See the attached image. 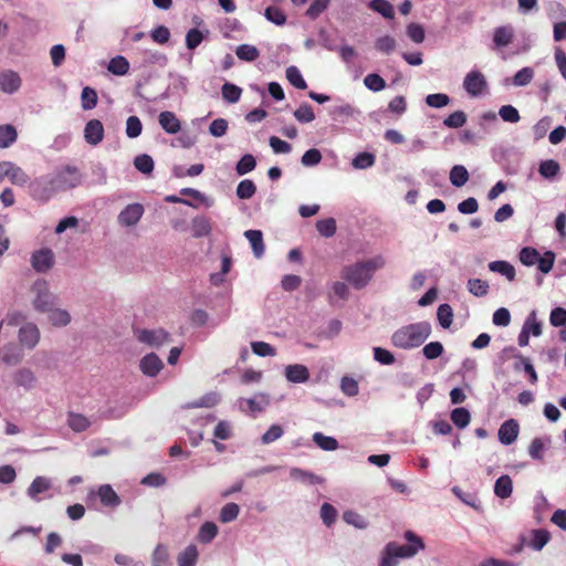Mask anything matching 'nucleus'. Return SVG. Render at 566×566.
Wrapping results in <instances>:
<instances>
[{
	"instance_id": "obj_1",
	"label": "nucleus",
	"mask_w": 566,
	"mask_h": 566,
	"mask_svg": "<svg viewBox=\"0 0 566 566\" xmlns=\"http://www.w3.org/2000/svg\"><path fill=\"white\" fill-rule=\"evenodd\" d=\"M431 334V324L428 321L405 325L395 331L390 337L394 347L410 350L421 346Z\"/></svg>"
},
{
	"instance_id": "obj_2",
	"label": "nucleus",
	"mask_w": 566,
	"mask_h": 566,
	"mask_svg": "<svg viewBox=\"0 0 566 566\" xmlns=\"http://www.w3.org/2000/svg\"><path fill=\"white\" fill-rule=\"evenodd\" d=\"M405 538L406 544L390 542L385 546L378 566H392L398 558L412 557L424 548L422 538L412 531H407Z\"/></svg>"
},
{
	"instance_id": "obj_3",
	"label": "nucleus",
	"mask_w": 566,
	"mask_h": 566,
	"mask_svg": "<svg viewBox=\"0 0 566 566\" xmlns=\"http://www.w3.org/2000/svg\"><path fill=\"white\" fill-rule=\"evenodd\" d=\"M382 265L384 260L381 256L359 261L345 266L342 271V277L354 289L361 290L368 285L375 274V271Z\"/></svg>"
},
{
	"instance_id": "obj_4",
	"label": "nucleus",
	"mask_w": 566,
	"mask_h": 566,
	"mask_svg": "<svg viewBox=\"0 0 566 566\" xmlns=\"http://www.w3.org/2000/svg\"><path fill=\"white\" fill-rule=\"evenodd\" d=\"M59 191H66L73 189L82 184L83 176L77 167L66 165L57 168L54 174L51 175Z\"/></svg>"
},
{
	"instance_id": "obj_5",
	"label": "nucleus",
	"mask_w": 566,
	"mask_h": 566,
	"mask_svg": "<svg viewBox=\"0 0 566 566\" xmlns=\"http://www.w3.org/2000/svg\"><path fill=\"white\" fill-rule=\"evenodd\" d=\"M28 189L32 199L41 203L48 202L57 192L51 175H43L31 180Z\"/></svg>"
},
{
	"instance_id": "obj_6",
	"label": "nucleus",
	"mask_w": 566,
	"mask_h": 566,
	"mask_svg": "<svg viewBox=\"0 0 566 566\" xmlns=\"http://www.w3.org/2000/svg\"><path fill=\"white\" fill-rule=\"evenodd\" d=\"M31 291L35 294V297L32 302L35 311L45 313L46 311H51V307L56 304V296L50 292L48 282L45 280H36L32 284Z\"/></svg>"
},
{
	"instance_id": "obj_7",
	"label": "nucleus",
	"mask_w": 566,
	"mask_h": 566,
	"mask_svg": "<svg viewBox=\"0 0 566 566\" xmlns=\"http://www.w3.org/2000/svg\"><path fill=\"white\" fill-rule=\"evenodd\" d=\"M328 114L335 123L338 124H348L350 120L359 122V118L361 116V111L349 104L344 103L337 106H333L328 109Z\"/></svg>"
},
{
	"instance_id": "obj_8",
	"label": "nucleus",
	"mask_w": 566,
	"mask_h": 566,
	"mask_svg": "<svg viewBox=\"0 0 566 566\" xmlns=\"http://www.w3.org/2000/svg\"><path fill=\"white\" fill-rule=\"evenodd\" d=\"M463 88L471 97H479L488 88L486 78L479 70H472L464 76Z\"/></svg>"
},
{
	"instance_id": "obj_9",
	"label": "nucleus",
	"mask_w": 566,
	"mask_h": 566,
	"mask_svg": "<svg viewBox=\"0 0 566 566\" xmlns=\"http://www.w3.org/2000/svg\"><path fill=\"white\" fill-rule=\"evenodd\" d=\"M137 54L139 57L138 61L135 62V70L146 69L150 64H157L164 67L168 63L167 55L159 51L143 49L138 50Z\"/></svg>"
},
{
	"instance_id": "obj_10",
	"label": "nucleus",
	"mask_w": 566,
	"mask_h": 566,
	"mask_svg": "<svg viewBox=\"0 0 566 566\" xmlns=\"http://www.w3.org/2000/svg\"><path fill=\"white\" fill-rule=\"evenodd\" d=\"M31 266L38 273H45L52 269L54 264V253L51 249L43 248L31 254Z\"/></svg>"
},
{
	"instance_id": "obj_11",
	"label": "nucleus",
	"mask_w": 566,
	"mask_h": 566,
	"mask_svg": "<svg viewBox=\"0 0 566 566\" xmlns=\"http://www.w3.org/2000/svg\"><path fill=\"white\" fill-rule=\"evenodd\" d=\"M137 339L140 343L149 346L159 347L169 339V334L163 329H137L135 332Z\"/></svg>"
},
{
	"instance_id": "obj_12",
	"label": "nucleus",
	"mask_w": 566,
	"mask_h": 566,
	"mask_svg": "<svg viewBox=\"0 0 566 566\" xmlns=\"http://www.w3.org/2000/svg\"><path fill=\"white\" fill-rule=\"evenodd\" d=\"M80 552L86 557L87 563H107L111 557L105 547L92 542L84 543Z\"/></svg>"
},
{
	"instance_id": "obj_13",
	"label": "nucleus",
	"mask_w": 566,
	"mask_h": 566,
	"mask_svg": "<svg viewBox=\"0 0 566 566\" xmlns=\"http://www.w3.org/2000/svg\"><path fill=\"white\" fill-rule=\"evenodd\" d=\"M144 206L135 202L127 205L118 214V222L125 227H133L138 223L144 214Z\"/></svg>"
},
{
	"instance_id": "obj_14",
	"label": "nucleus",
	"mask_w": 566,
	"mask_h": 566,
	"mask_svg": "<svg viewBox=\"0 0 566 566\" xmlns=\"http://www.w3.org/2000/svg\"><path fill=\"white\" fill-rule=\"evenodd\" d=\"M98 496L104 506L115 509L120 504V497L114 491L111 484H103L98 488L97 492L91 491L87 494V500Z\"/></svg>"
},
{
	"instance_id": "obj_15",
	"label": "nucleus",
	"mask_w": 566,
	"mask_h": 566,
	"mask_svg": "<svg viewBox=\"0 0 566 566\" xmlns=\"http://www.w3.org/2000/svg\"><path fill=\"white\" fill-rule=\"evenodd\" d=\"M22 85V78L18 72L4 70L0 72V91L12 95L17 93Z\"/></svg>"
},
{
	"instance_id": "obj_16",
	"label": "nucleus",
	"mask_w": 566,
	"mask_h": 566,
	"mask_svg": "<svg viewBox=\"0 0 566 566\" xmlns=\"http://www.w3.org/2000/svg\"><path fill=\"white\" fill-rule=\"evenodd\" d=\"M518 432V422L515 419H507L499 428V441L504 446H510L517 439Z\"/></svg>"
},
{
	"instance_id": "obj_17",
	"label": "nucleus",
	"mask_w": 566,
	"mask_h": 566,
	"mask_svg": "<svg viewBox=\"0 0 566 566\" xmlns=\"http://www.w3.org/2000/svg\"><path fill=\"white\" fill-rule=\"evenodd\" d=\"M21 345L29 349L34 348L40 340V331L34 323H25L19 329Z\"/></svg>"
},
{
	"instance_id": "obj_18",
	"label": "nucleus",
	"mask_w": 566,
	"mask_h": 566,
	"mask_svg": "<svg viewBox=\"0 0 566 566\" xmlns=\"http://www.w3.org/2000/svg\"><path fill=\"white\" fill-rule=\"evenodd\" d=\"M142 373L147 377H156L164 368V363L155 353L145 355L139 361Z\"/></svg>"
},
{
	"instance_id": "obj_19",
	"label": "nucleus",
	"mask_w": 566,
	"mask_h": 566,
	"mask_svg": "<svg viewBox=\"0 0 566 566\" xmlns=\"http://www.w3.org/2000/svg\"><path fill=\"white\" fill-rule=\"evenodd\" d=\"M84 138L88 145L96 146L104 138V126L99 119H90L84 127Z\"/></svg>"
},
{
	"instance_id": "obj_20",
	"label": "nucleus",
	"mask_w": 566,
	"mask_h": 566,
	"mask_svg": "<svg viewBox=\"0 0 566 566\" xmlns=\"http://www.w3.org/2000/svg\"><path fill=\"white\" fill-rule=\"evenodd\" d=\"M284 375L287 381L293 384H305L310 379V370L302 364L287 365Z\"/></svg>"
},
{
	"instance_id": "obj_21",
	"label": "nucleus",
	"mask_w": 566,
	"mask_h": 566,
	"mask_svg": "<svg viewBox=\"0 0 566 566\" xmlns=\"http://www.w3.org/2000/svg\"><path fill=\"white\" fill-rule=\"evenodd\" d=\"M52 488L51 479L46 476H36L27 490V495L35 501L40 502L42 499L40 494L48 492Z\"/></svg>"
},
{
	"instance_id": "obj_22",
	"label": "nucleus",
	"mask_w": 566,
	"mask_h": 566,
	"mask_svg": "<svg viewBox=\"0 0 566 566\" xmlns=\"http://www.w3.org/2000/svg\"><path fill=\"white\" fill-rule=\"evenodd\" d=\"M534 77V70L530 66H525L518 70L513 77H506L504 80V85H514L516 87H522L528 85Z\"/></svg>"
},
{
	"instance_id": "obj_23",
	"label": "nucleus",
	"mask_w": 566,
	"mask_h": 566,
	"mask_svg": "<svg viewBox=\"0 0 566 566\" xmlns=\"http://www.w3.org/2000/svg\"><path fill=\"white\" fill-rule=\"evenodd\" d=\"M514 38V30L511 25H502L494 29L493 43L496 49L507 46Z\"/></svg>"
},
{
	"instance_id": "obj_24",
	"label": "nucleus",
	"mask_w": 566,
	"mask_h": 566,
	"mask_svg": "<svg viewBox=\"0 0 566 566\" xmlns=\"http://www.w3.org/2000/svg\"><path fill=\"white\" fill-rule=\"evenodd\" d=\"M244 237L250 242L254 256L260 259L265 250L262 231L253 229L247 230Z\"/></svg>"
},
{
	"instance_id": "obj_25",
	"label": "nucleus",
	"mask_w": 566,
	"mask_h": 566,
	"mask_svg": "<svg viewBox=\"0 0 566 566\" xmlns=\"http://www.w3.org/2000/svg\"><path fill=\"white\" fill-rule=\"evenodd\" d=\"M218 533V525L214 522L207 521L199 527L196 538L201 544H210Z\"/></svg>"
},
{
	"instance_id": "obj_26",
	"label": "nucleus",
	"mask_w": 566,
	"mask_h": 566,
	"mask_svg": "<svg viewBox=\"0 0 566 566\" xmlns=\"http://www.w3.org/2000/svg\"><path fill=\"white\" fill-rule=\"evenodd\" d=\"M158 120L161 128L168 134H176L180 130V122L172 112H161Z\"/></svg>"
},
{
	"instance_id": "obj_27",
	"label": "nucleus",
	"mask_w": 566,
	"mask_h": 566,
	"mask_svg": "<svg viewBox=\"0 0 566 566\" xmlns=\"http://www.w3.org/2000/svg\"><path fill=\"white\" fill-rule=\"evenodd\" d=\"M191 231L195 238L208 237L212 231L209 218L205 216L195 217L191 221Z\"/></svg>"
},
{
	"instance_id": "obj_28",
	"label": "nucleus",
	"mask_w": 566,
	"mask_h": 566,
	"mask_svg": "<svg viewBox=\"0 0 566 566\" xmlns=\"http://www.w3.org/2000/svg\"><path fill=\"white\" fill-rule=\"evenodd\" d=\"M13 381L17 386L30 390L34 387L36 378L29 368H20L13 375Z\"/></svg>"
},
{
	"instance_id": "obj_29",
	"label": "nucleus",
	"mask_w": 566,
	"mask_h": 566,
	"mask_svg": "<svg viewBox=\"0 0 566 566\" xmlns=\"http://www.w3.org/2000/svg\"><path fill=\"white\" fill-rule=\"evenodd\" d=\"M559 172L560 166L554 159H545L538 164V174L546 180H555Z\"/></svg>"
},
{
	"instance_id": "obj_30",
	"label": "nucleus",
	"mask_w": 566,
	"mask_h": 566,
	"mask_svg": "<svg viewBox=\"0 0 566 566\" xmlns=\"http://www.w3.org/2000/svg\"><path fill=\"white\" fill-rule=\"evenodd\" d=\"M451 491L465 505L474 509L475 511H479V512L482 511L481 501L475 493L464 492L458 485H454L451 489Z\"/></svg>"
},
{
	"instance_id": "obj_31",
	"label": "nucleus",
	"mask_w": 566,
	"mask_h": 566,
	"mask_svg": "<svg viewBox=\"0 0 566 566\" xmlns=\"http://www.w3.org/2000/svg\"><path fill=\"white\" fill-rule=\"evenodd\" d=\"M513 482L510 475L503 474L494 483V494L504 500L512 495Z\"/></svg>"
},
{
	"instance_id": "obj_32",
	"label": "nucleus",
	"mask_w": 566,
	"mask_h": 566,
	"mask_svg": "<svg viewBox=\"0 0 566 566\" xmlns=\"http://www.w3.org/2000/svg\"><path fill=\"white\" fill-rule=\"evenodd\" d=\"M488 268L491 272L500 273L505 276L510 282L515 280V269L514 266L504 260L492 261L488 264Z\"/></svg>"
},
{
	"instance_id": "obj_33",
	"label": "nucleus",
	"mask_w": 566,
	"mask_h": 566,
	"mask_svg": "<svg viewBox=\"0 0 566 566\" xmlns=\"http://www.w3.org/2000/svg\"><path fill=\"white\" fill-rule=\"evenodd\" d=\"M290 476L308 485L321 484L324 481L323 478L314 474L313 472L300 468H292Z\"/></svg>"
},
{
	"instance_id": "obj_34",
	"label": "nucleus",
	"mask_w": 566,
	"mask_h": 566,
	"mask_svg": "<svg viewBox=\"0 0 566 566\" xmlns=\"http://www.w3.org/2000/svg\"><path fill=\"white\" fill-rule=\"evenodd\" d=\"M551 443L549 437L534 438L528 447V454L534 460H543L544 451Z\"/></svg>"
},
{
	"instance_id": "obj_35",
	"label": "nucleus",
	"mask_w": 566,
	"mask_h": 566,
	"mask_svg": "<svg viewBox=\"0 0 566 566\" xmlns=\"http://www.w3.org/2000/svg\"><path fill=\"white\" fill-rule=\"evenodd\" d=\"M450 419L458 429H464L471 421V413L465 407H457L450 412Z\"/></svg>"
},
{
	"instance_id": "obj_36",
	"label": "nucleus",
	"mask_w": 566,
	"mask_h": 566,
	"mask_svg": "<svg viewBox=\"0 0 566 566\" xmlns=\"http://www.w3.org/2000/svg\"><path fill=\"white\" fill-rule=\"evenodd\" d=\"M450 182L453 187L460 188L469 180V171L463 165H454L449 174Z\"/></svg>"
},
{
	"instance_id": "obj_37",
	"label": "nucleus",
	"mask_w": 566,
	"mask_h": 566,
	"mask_svg": "<svg viewBox=\"0 0 566 566\" xmlns=\"http://www.w3.org/2000/svg\"><path fill=\"white\" fill-rule=\"evenodd\" d=\"M314 443L324 451H335L339 448V443L336 438L325 436L322 432H315L313 434Z\"/></svg>"
},
{
	"instance_id": "obj_38",
	"label": "nucleus",
	"mask_w": 566,
	"mask_h": 566,
	"mask_svg": "<svg viewBox=\"0 0 566 566\" xmlns=\"http://www.w3.org/2000/svg\"><path fill=\"white\" fill-rule=\"evenodd\" d=\"M242 88L233 83L226 82L221 86V95L224 102L234 104L240 101Z\"/></svg>"
},
{
	"instance_id": "obj_39",
	"label": "nucleus",
	"mask_w": 566,
	"mask_h": 566,
	"mask_svg": "<svg viewBox=\"0 0 566 566\" xmlns=\"http://www.w3.org/2000/svg\"><path fill=\"white\" fill-rule=\"evenodd\" d=\"M107 69L112 74L123 76L126 75L129 71V62L125 56L116 55L115 57L111 59Z\"/></svg>"
},
{
	"instance_id": "obj_40",
	"label": "nucleus",
	"mask_w": 566,
	"mask_h": 566,
	"mask_svg": "<svg viewBox=\"0 0 566 566\" xmlns=\"http://www.w3.org/2000/svg\"><path fill=\"white\" fill-rule=\"evenodd\" d=\"M551 534L545 528H537L531 532L530 546L534 551H541L549 541Z\"/></svg>"
},
{
	"instance_id": "obj_41",
	"label": "nucleus",
	"mask_w": 566,
	"mask_h": 566,
	"mask_svg": "<svg viewBox=\"0 0 566 566\" xmlns=\"http://www.w3.org/2000/svg\"><path fill=\"white\" fill-rule=\"evenodd\" d=\"M549 507L551 504L548 500L542 491H538L534 499V518L541 523Z\"/></svg>"
},
{
	"instance_id": "obj_42",
	"label": "nucleus",
	"mask_w": 566,
	"mask_h": 566,
	"mask_svg": "<svg viewBox=\"0 0 566 566\" xmlns=\"http://www.w3.org/2000/svg\"><path fill=\"white\" fill-rule=\"evenodd\" d=\"M49 313V321L53 326L63 327L70 324L71 315L66 310L54 308L51 307V311H46Z\"/></svg>"
},
{
	"instance_id": "obj_43",
	"label": "nucleus",
	"mask_w": 566,
	"mask_h": 566,
	"mask_svg": "<svg viewBox=\"0 0 566 566\" xmlns=\"http://www.w3.org/2000/svg\"><path fill=\"white\" fill-rule=\"evenodd\" d=\"M375 163H376V156L369 151L358 153L352 159V166L358 170L368 169V168L373 167L375 165Z\"/></svg>"
},
{
	"instance_id": "obj_44",
	"label": "nucleus",
	"mask_w": 566,
	"mask_h": 566,
	"mask_svg": "<svg viewBox=\"0 0 566 566\" xmlns=\"http://www.w3.org/2000/svg\"><path fill=\"white\" fill-rule=\"evenodd\" d=\"M198 560V548L195 544L188 545L178 555V566H195Z\"/></svg>"
},
{
	"instance_id": "obj_45",
	"label": "nucleus",
	"mask_w": 566,
	"mask_h": 566,
	"mask_svg": "<svg viewBox=\"0 0 566 566\" xmlns=\"http://www.w3.org/2000/svg\"><path fill=\"white\" fill-rule=\"evenodd\" d=\"M522 328L528 331V334L533 335L534 337L542 335V322L537 319V313L535 310H532L528 313Z\"/></svg>"
},
{
	"instance_id": "obj_46",
	"label": "nucleus",
	"mask_w": 566,
	"mask_h": 566,
	"mask_svg": "<svg viewBox=\"0 0 566 566\" xmlns=\"http://www.w3.org/2000/svg\"><path fill=\"white\" fill-rule=\"evenodd\" d=\"M256 193V186L252 179L241 180L235 189V195L241 200H248Z\"/></svg>"
},
{
	"instance_id": "obj_47",
	"label": "nucleus",
	"mask_w": 566,
	"mask_h": 566,
	"mask_svg": "<svg viewBox=\"0 0 566 566\" xmlns=\"http://www.w3.org/2000/svg\"><path fill=\"white\" fill-rule=\"evenodd\" d=\"M255 167V157L252 154H245L235 164V172L238 176H244L254 170Z\"/></svg>"
},
{
	"instance_id": "obj_48",
	"label": "nucleus",
	"mask_w": 566,
	"mask_h": 566,
	"mask_svg": "<svg viewBox=\"0 0 566 566\" xmlns=\"http://www.w3.org/2000/svg\"><path fill=\"white\" fill-rule=\"evenodd\" d=\"M67 424L73 431L83 432L88 429L91 422L81 413L70 412L67 417Z\"/></svg>"
},
{
	"instance_id": "obj_49",
	"label": "nucleus",
	"mask_w": 566,
	"mask_h": 566,
	"mask_svg": "<svg viewBox=\"0 0 566 566\" xmlns=\"http://www.w3.org/2000/svg\"><path fill=\"white\" fill-rule=\"evenodd\" d=\"M238 59L245 62H253L260 56V52L256 46L252 44H240L235 49Z\"/></svg>"
},
{
	"instance_id": "obj_50",
	"label": "nucleus",
	"mask_w": 566,
	"mask_h": 566,
	"mask_svg": "<svg viewBox=\"0 0 566 566\" xmlns=\"http://www.w3.org/2000/svg\"><path fill=\"white\" fill-rule=\"evenodd\" d=\"M285 76L287 81L297 90H305L307 88V83L304 80L301 71L297 66L291 65L285 71Z\"/></svg>"
},
{
	"instance_id": "obj_51",
	"label": "nucleus",
	"mask_w": 566,
	"mask_h": 566,
	"mask_svg": "<svg viewBox=\"0 0 566 566\" xmlns=\"http://www.w3.org/2000/svg\"><path fill=\"white\" fill-rule=\"evenodd\" d=\"M18 138V133L14 126L1 125L0 126V148H8Z\"/></svg>"
},
{
	"instance_id": "obj_52",
	"label": "nucleus",
	"mask_w": 566,
	"mask_h": 566,
	"mask_svg": "<svg viewBox=\"0 0 566 566\" xmlns=\"http://www.w3.org/2000/svg\"><path fill=\"white\" fill-rule=\"evenodd\" d=\"M208 34H209L208 30L202 32L201 30H199L197 28L190 29L186 34L187 49L192 51L196 48H198Z\"/></svg>"
},
{
	"instance_id": "obj_53",
	"label": "nucleus",
	"mask_w": 566,
	"mask_h": 566,
	"mask_svg": "<svg viewBox=\"0 0 566 566\" xmlns=\"http://www.w3.org/2000/svg\"><path fill=\"white\" fill-rule=\"evenodd\" d=\"M368 7L381 14L386 19H392L394 18V7L392 4L387 0H370L368 3Z\"/></svg>"
},
{
	"instance_id": "obj_54",
	"label": "nucleus",
	"mask_w": 566,
	"mask_h": 566,
	"mask_svg": "<svg viewBox=\"0 0 566 566\" xmlns=\"http://www.w3.org/2000/svg\"><path fill=\"white\" fill-rule=\"evenodd\" d=\"M97 93L94 88L85 86L81 93V106L84 111H91L97 105Z\"/></svg>"
},
{
	"instance_id": "obj_55",
	"label": "nucleus",
	"mask_w": 566,
	"mask_h": 566,
	"mask_svg": "<svg viewBox=\"0 0 566 566\" xmlns=\"http://www.w3.org/2000/svg\"><path fill=\"white\" fill-rule=\"evenodd\" d=\"M331 4V0H313L305 11V17L310 20H316Z\"/></svg>"
},
{
	"instance_id": "obj_56",
	"label": "nucleus",
	"mask_w": 566,
	"mask_h": 566,
	"mask_svg": "<svg viewBox=\"0 0 566 566\" xmlns=\"http://www.w3.org/2000/svg\"><path fill=\"white\" fill-rule=\"evenodd\" d=\"M437 318L442 328H449L453 321V310L447 304H440L437 310Z\"/></svg>"
},
{
	"instance_id": "obj_57",
	"label": "nucleus",
	"mask_w": 566,
	"mask_h": 566,
	"mask_svg": "<svg viewBox=\"0 0 566 566\" xmlns=\"http://www.w3.org/2000/svg\"><path fill=\"white\" fill-rule=\"evenodd\" d=\"M219 395L216 392H209L203 395L201 398L189 402L185 406V408H211L219 402Z\"/></svg>"
},
{
	"instance_id": "obj_58",
	"label": "nucleus",
	"mask_w": 566,
	"mask_h": 566,
	"mask_svg": "<svg viewBox=\"0 0 566 566\" xmlns=\"http://www.w3.org/2000/svg\"><path fill=\"white\" fill-rule=\"evenodd\" d=\"M467 286L468 291L476 297L485 296L489 293L490 287L489 283L481 279H469Z\"/></svg>"
},
{
	"instance_id": "obj_59",
	"label": "nucleus",
	"mask_w": 566,
	"mask_h": 566,
	"mask_svg": "<svg viewBox=\"0 0 566 566\" xmlns=\"http://www.w3.org/2000/svg\"><path fill=\"white\" fill-rule=\"evenodd\" d=\"M134 166L139 172L150 175L154 170V159L147 154H140L135 157Z\"/></svg>"
},
{
	"instance_id": "obj_60",
	"label": "nucleus",
	"mask_w": 566,
	"mask_h": 566,
	"mask_svg": "<svg viewBox=\"0 0 566 566\" xmlns=\"http://www.w3.org/2000/svg\"><path fill=\"white\" fill-rule=\"evenodd\" d=\"M264 17L269 22L275 25H283L286 22V15L280 8L275 6H269L264 10Z\"/></svg>"
},
{
	"instance_id": "obj_61",
	"label": "nucleus",
	"mask_w": 566,
	"mask_h": 566,
	"mask_svg": "<svg viewBox=\"0 0 566 566\" xmlns=\"http://www.w3.org/2000/svg\"><path fill=\"white\" fill-rule=\"evenodd\" d=\"M8 178L13 185L17 186H24L27 184L29 185L30 182V178L25 171L13 163H11Z\"/></svg>"
},
{
	"instance_id": "obj_62",
	"label": "nucleus",
	"mask_w": 566,
	"mask_h": 566,
	"mask_svg": "<svg viewBox=\"0 0 566 566\" xmlns=\"http://www.w3.org/2000/svg\"><path fill=\"white\" fill-rule=\"evenodd\" d=\"M295 119L301 124H307L315 119V114L312 106L307 103H303L298 108L294 111Z\"/></svg>"
},
{
	"instance_id": "obj_63",
	"label": "nucleus",
	"mask_w": 566,
	"mask_h": 566,
	"mask_svg": "<svg viewBox=\"0 0 566 566\" xmlns=\"http://www.w3.org/2000/svg\"><path fill=\"white\" fill-rule=\"evenodd\" d=\"M520 261L525 266H533L539 261V252L532 247H524L518 254Z\"/></svg>"
},
{
	"instance_id": "obj_64",
	"label": "nucleus",
	"mask_w": 566,
	"mask_h": 566,
	"mask_svg": "<svg viewBox=\"0 0 566 566\" xmlns=\"http://www.w3.org/2000/svg\"><path fill=\"white\" fill-rule=\"evenodd\" d=\"M240 513V506L237 503H227L219 513V520L222 523H230L234 521Z\"/></svg>"
}]
</instances>
